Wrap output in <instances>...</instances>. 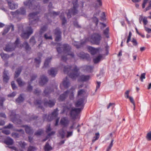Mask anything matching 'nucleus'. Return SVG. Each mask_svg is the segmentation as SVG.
I'll use <instances>...</instances> for the list:
<instances>
[{"mask_svg":"<svg viewBox=\"0 0 151 151\" xmlns=\"http://www.w3.org/2000/svg\"><path fill=\"white\" fill-rule=\"evenodd\" d=\"M84 100V98H83L78 100L76 103V106L77 107H81L80 108H76L73 106L71 103L68 104L64 108V112L67 114H69L73 119H75L76 116L83 108Z\"/></svg>","mask_w":151,"mask_h":151,"instance_id":"nucleus-1","label":"nucleus"},{"mask_svg":"<svg viewBox=\"0 0 151 151\" xmlns=\"http://www.w3.org/2000/svg\"><path fill=\"white\" fill-rule=\"evenodd\" d=\"M79 69L77 66L73 65L64 66L63 72L64 73L67 74L70 78L74 80L76 78L79 74Z\"/></svg>","mask_w":151,"mask_h":151,"instance_id":"nucleus-2","label":"nucleus"},{"mask_svg":"<svg viewBox=\"0 0 151 151\" xmlns=\"http://www.w3.org/2000/svg\"><path fill=\"white\" fill-rule=\"evenodd\" d=\"M58 45L60 46L56 48L57 51L59 54L63 52L67 53L68 55H70L72 57H74V55L73 53H69L71 47L68 44H65L61 45L60 43H58Z\"/></svg>","mask_w":151,"mask_h":151,"instance_id":"nucleus-3","label":"nucleus"},{"mask_svg":"<svg viewBox=\"0 0 151 151\" xmlns=\"http://www.w3.org/2000/svg\"><path fill=\"white\" fill-rule=\"evenodd\" d=\"M77 0H73L72 3L73 7L72 8L69 9L67 13V16L68 18H69L71 17V15H75L77 13V8L78 7Z\"/></svg>","mask_w":151,"mask_h":151,"instance_id":"nucleus-4","label":"nucleus"},{"mask_svg":"<svg viewBox=\"0 0 151 151\" xmlns=\"http://www.w3.org/2000/svg\"><path fill=\"white\" fill-rule=\"evenodd\" d=\"M38 13L39 12H33L29 14V25H35L37 24L39 21V18L37 16V15Z\"/></svg>","mask_w":151,"mask_h":151,"instance_id":"nucleus-5","label":"nucleus"},{"mask_svg":"<svg viewBox=\"0 0 151 151\" xmlns=\"http://www.w3.org/2000/svg\"><path fill=\"white\" fill-rule=\"evenodd\" d=\"M19 39L17 38L14 43H8L6 46L4 50L7 52H10L14 50L16 47H19Z\"/></svg>","mask_w":151,"mask_h":151,"instance_id":"nucleus-6","label":"nucleus"},{"mask_svg":"<svg viewBox=\"0 0 151 151\" xmlns=\"http://www.w3.org/2000/svg\"><path fill=\"white\" fill-rule=\"evenodd\" d=\"M102 37L100 34L97 33H93L91 36V42L93 44L99 45Z\"/></svg>","mask_w":151,"mask_h":151,"instance_id":"nucleus-7","label":"nucleus"},{"mask_svg":"<svg viewBox=\"0 0 151 151\" xmlns=\"http://www.w3.org/2000/svg\"><path fill=\"white\" fill-rule=\"evenodd\" d=\"M10 117L12 121L14 123L19 124H22V121L19 119L20 117L19 115L15 114L14 112H12Z\"/></svg>","mask_w":151,"mask_h":151,"instance_id":"nucleus-8","label":"nucleus"},{"mask_svg":"<svg viewBox=\"0 0 151 151\" xmlns=\"http://www.w3.org/2000/svg\"><path fill=\"white\" fill-rule=\"evenodd\" d=\"M33 29L31 27H28L27 28L26 32H23L21 34V37L23 38L28 39L29 36L32 34Z\"/></svg>","mask_w":151,"mask_h":151,"instance_id":"nucleus-9","label":"nucleus"},{"mask_svg":"<svg viewBox=\"0 0 151 151\" xmlns=\"http://www.w3.org/2000/svg\"><path fill=\"white\" fill-rule=\"evenodd\" d=\"M24 4L25 6H28L30 9H35V6L37 7L38 6H36L37 3L35 0H26V1L24 3Z\"/></svg>","mask_w":151,"mask_h":151,"instance_id":"nucleus-10","label":"nucleus"},{"mask_svg":"<svg viewBox=\"0 0 151 151\" xmlns=\"http://www.w3.org/2000/svg\"><path fill=\"white\" fill-rule=\"evenodd\" d=\"M54 33L55 35V40L56 41H59L61 39V32L59 28H57L54 31Z\"/></svg>","mask_w":151,"mask_h":151,"instance_id":"nucleus-11","label":"nucleus"},{"mask_svg":"<svg viewBox=\"0 0 151 151\" xmlns=\"http://www.w3.org/2000/svg\"><path fill=\"white\" fill-rule=\"evenodd\" d=\"M69 122L70 121L67 117H64L61 119L60 123L63 127H66L68 125Z\"/></svg>","mask_w":151,"mask_h":151,"instance_id":"nucleus-12","label":"nucleus"},{"mask_svg":"<svg viewBox=\"0 0 151 151\" xmlns=\"http://www.w3.org/2000/svg\"><path fill=\"white\" fill-rule=\"evenodd\" d=\"M90 76L89 75H81L78 78V81L82 82H86L89 80Z\"/></svg>","mask_w":151,"mask_h":151,"instance_id":"nucleus-13","label":"nucleus"},{"mask_svg":"<svg viewBox=\"0 0 151 151\" xmlns=\"http://www.w3.org/2000/svg\"><path fill=\"white\" fill-rule=\"evenodd\" d=\"M148 1L149 5L145 9V12H146V11H148L151 9V0H144L143 1L142 5V8L144 9L145 8V6L146 4Z\"/></svg>","mask_w":151,"mask_h":151,"instance_id":"nucleus-14","label":"nucleus"},{"mask_svg":"<svg viewBox=\"0 0 151 151\" xmlns=\"http://www.w3.org/2000/svg\"><path fill=\"white\" fill-rule=\"evenodd\" d=\"M87 42L86 39L84 40V41H82L80 43L78 42H74L73 43V44L77 48H79L81 47H82Z\"/></svg>","mask_w":151,"mask_h":151,"instance_id":"nucleus-15","label":"nucleus"},{"mask_svg":"<svg viewBox=\"0 0 151 151\" xmlns=\"http://www.w3.org/2000/svg\"><path fill=\"white\" fill-rule=\"evenodd\" d=\"M8 4L9 8L11 9H14L18 8V4L15 3L13 1H8Z\"/></svg>","mask_w":151,"mask_h":151,"instance_id":"nucleus-16","label":"nucleus"},{"mask_svg":"<svg viewBox=\"0 0 151 151\" xmlns=\"http://www.w3.org/2000/svg\"><path fill=\"white\" fill-rule=\"evenodd\" d=\"M69 92V91L67 90L61 95L58 99L59 101H63L68 96V93Z\"/></svg>","mask_w":151,"mask_h":151,"instance_id":"nucleus-17","label":"nucleus"},{"mask_svg":"<svg viewBox=\"0 0 151 151\" xmlns=\"http://www.w3.org/2000/svg\"><path fill=\"white\" fill-rule=\"evenodd\" d=\"M55 102V100H49V101L44 100V105L45 106H48L51 107L54 106Z\"/></svg>","mask_w":151,"mask_h":151,"instance_id":"nucleus-18","label":"nucleus"},{"mask_svg":"<svg viewBox=\"0 0 151 151\" xmlns=\"http://www.w3.org/2000/svg\"><path fill=\"white\" fill-rule=\"evenodd\" d=\"M88 49L91 54L94 55L97 53L99 50V48H95L90 46H88Z\"/></svg>","mask_w":151,"mask_h":151,"instance_id":"nucleus-19","label":"nucleus"},{"mask_svg":"<svg viewBox=\"0 0 151 151\" xmlns=\"http://www.w3.org/2000/svg\"><path fill=\"white\" fill-rule=\"evenodd\" d=\"M22 127L25 128V130L26 132L29 134H32L34 132V131L30 127L28 126L27 125H23Z\"/></svg>","mask_w":151,"mask_h":151,"instance_id":"nucleus-20","label":"nucleus"},{"mask_svg":"<svg viewBox=\"0 0 151 151\" xmlns=\"http://www.w3.org/2000/svg\"><path fill=\"white\" fill-rule=\"evenodd\" d=\"M14 14H22L24 15L26 14V11L25 9L23 7H22L20 9L17 10L15 12L13 13Z\"/></svg>","mask_w":151,"mask_h":151,"instance_id":"nucleus-21","label":"nucleus"},{"mask_svg":"<svg viewBox=\"0 0 151 151\" xmlns=\"http://www.w3.org/2000/svg\"><path fill=\"white\" fill-rule=\"evenodd\" d=\"M48 80L47 77L44 75H42L41 77L40 81V84L41 85H43L47 82Z\"/></svg>","mask_w":151,"mask_h":151,"instance_id":"nucleus-22","label":"nucleus"},{"mask_svg":"<svg viewBox=\"0 0 151 151\" xmlns=\"http://www.w3.org/2000/svg\"><path fill=\"white\" fill-rule=\"evenodd\" d=\"M4 143L8 145H12L13 143V139L9 137H8L5 139L4 141Z\"/></svg>","mask_w":151,"mask_h":151,"instance_id":"nucleus-23","label":"nucleus"},{"mask_svg":"<svg viewBox=\"0 0 151 151\" xmlns=\"http://www.w3.org/2000/svg\"><path fill=\"white\" fill-rule=\"evenodd\" d=\"M57 70L56 69L52 68L48 71V73L52 77H55L57 74Z\"/></svg>","mask_w":151,"mask_h":151,"instance_id":"nucleus-24","label":"nucleus"},{"mask_svg":"<svg viewBox=\"0 0 151 151\" xmlns=\"http://www.w3.org/2000/svg\"><path fill=\"white\" fill-rule=\"evenodd\" d=\"M8 70H5L3 73V80L4 82L7 83L8 82L9 77L8 76Z\"/></svg>","mask_w":151,"mask_h":151,"instance_id":"nucleus-25","label":"nucleus"},{"mask_svg":"<svg viewBox=\"0 0 151 151\" xmlns=\"http://www.w3.org/2000/svg\"><path fill=\"white\" fill-rule=\"evenodd\" d=\"M63 84L65 88H67L69 87L70 85V83L69 79L67 77L64 79L63 81Z\"/></svg>","mask_w":151,"mask_h":151,"instance_id":"nucleus-26","label":"nucleus"},{"mask_svg":"<svg viewBox=\"0 0 151 151\" xmlns=\"http://www.w3.org/2000/svg\"><path fill=\"white\" fill-rule=\"evenodd\" d=\"M52 91V90L50 87H47L45 88L44 91L43 95L44 96L47 97L49 94Z\"/></svg>","mask_w":151,"mask_h":151,"instance_id":"nucleus-27","label":"nucleus"},{"mask_svg":"<svg viewBox=\"0 0 151 151\" xmlns=\"http://www.w3.org/2000/svg\"><path fill=\"white\" fill-rule=\"evenodd\" d=\"M78 55L79 57L85 59L89 57V55L87 54H85L83 52H81L78 54Z\"/></svg>","mask_w":151,"mask_h":151,"instance_id":"nucleus-28","label":"nucleus"},{"mask_svg":"<svg viewBox=\"0 0 151 151\" xmlns=\"http://www.w3.org/2000/svg\"><path fill=\"white\" fill-rule=\"evenodd\" d=\"M59 13L60 12H57L54 11L50 12V11H49V12L48 13V14H47L48 15L47 16V15H46L45 17H47L48 16H49V15L50 16H55L59 15Z\"/></svg>","mask_w":151,"mask_h":151,"instance_id":"nucleus-29","label":"nucleus"},{"mask_svg":"<svg viewBox=\"0 0 151 151\" xmlns=\"http://www.w3.org/2000/svg\"><path fill=\"white\" fill-rule=\"evenodd\" d=\"M83 68L84 70L88 72H91L93 70V67L91 66L85 65Z\"/></svg>","mask_w":151,"mask_h":151,"instance_id":"nucleus-30","label":"nucleus"},{"mask_svg":"<svg viewBox=\"0 0 151 151\" xmlns=\"http://www.w3.org/2000/svg\"><path fill=\"white\" fill-rule=\"evenodd\" d=\"M22 70V67H19L18 68H17L16 71L15 72V74L14 75L15 78H17L18 76L19 75L21 71Z\"/></svg>","mask_w":151,"mask_h":151,"instance_id":"nucleus-31","label":"nucleus"},{"mask_svg":"<svg viewBox=\"0 0 151 151\" xmlns=\"http://www.w3.org/2000/svg\"><path fill=\"white\" fill-rule=\"evenodd\" d=\"M75 88L72 87L70 90H68V91H69V92L68 93V94L70 93L69 98L71 100H73V99L74 94L73 91L75 90Z\"/></svg>","mask_w":151,"mask_h":151,"instance_id":"nucleus-32","label":"nucleus"},{"mask_svg":"<svg viewBox=\"0 0 151 151\" xmlns=\"http://www.w3.org/2000/svg\"><path fill=\"white\" fill-rule=\"evenodd\" d=\"M35 63L36 64V67H38L41 62L40 58V57H38L35 58Z\"/></svg>","mask_w":151,"mask_h":151,"instance_id":"nucleus-33","label":"nucleus"},{"mask_svg":"<svg viewBox=\"0 0 151 151\" xmlns=\"http://www.w3.org/2000/svg\"><path fill=\"white\" fill-rule=\"evenodd\" d=\"M23 45L25 47V49L27 51V52L28 53L29 52H28V51H29L31 50V48L30 47L28 43L27 42H24L23 43Z\"/></svg>","mask_w":151,"mask_h":151,"instance_id":"nucleus-34","label":"nucleus"},{"mask_svg":"<svg viewBox=\"0 0 151 151\" xmlns=\"http://www.w3.org/2000/svg\"><path fill=\"white\" fill-rule=\"evenodd\" d=\"M42 103V101L40 100H36L35 102V104L36 105H39V108H40L42 110H44V108L42 106L40 105V104Z\"/></svg>","mask_w":151,"mask_h":151,"instance_id":"nucleus-35","label":"nucleus"},{"mask_svg":"<svg viewBox=\"0 0 151 151\" xmlns=\"http://www.w3.org/2000/svg\"><path fill=\"white\" fill-rule=\"evenodd\" d=\"M58 133L62 139L64 138L65 133L63 129H60L58 131Z\"/></svg>","mask_w":151,"mask_h":151,"instance_id":"nucleus-36","label":"nucleus"},{"mask_svg":"<svg viewBox=\"0 0 151 151\" xmlns=\"http://www.w3.org/2000/svg\"><path fill=\"white\" fill-rule=\"evenodd\" d=\"M22 96V94H20L19 97L16 99V102L17 103H19L23 101L24 99Z\"/></svg>","mask_w":151,"mask_h":151,"instance_id":"nucleus-37","label":"nucleus"},{"mask_svg":"<svg viewBox=\"0 0 151 151\" xmlns=\"http://www.w3.org/2000/svg\"><path fill=\"white\" fill-rule=\"evenodd\" d=\"M102 58V56L101 55H99L96 58L93 59V62L95 63H98L100 61Z\"/></svg>","mask_w":151,"mask_h":151,"instance_id":"nucleus-38","label":"nucleus"},{"mask_svg":"<svg viewBox=\"0 0 151 151\" xmlns=\"http://www.w3.org/2000/svg\"><path fill=\"white\" fill-rule=\"evenodd\" d=\"M51 59L52 58H47L45 60L44 64L45 67H47L48 66L49 63L50 62Z\"/></svg>","mask_w":151,"mask_h":151,"instance_id":"nucleus-39","label":"nucleus"},{"mask_svg":"<svg viewBox=\"0 0 151 151\" xmlns=\"http://www.w3.org/2000/svg\"><path fill=\"white\" fill-rule=\"evenodd\" d=\"M37 150V148L36 147L30 146L28 147L27 151H36Z\"/></svg>","mask_w":151,"mask_h":151,"instance_id":"nucleus-40","label":"nucleus"},{"mask_svg":"<svg viewBox=\"0 0 151 151\" xmlns=\"http://www.w3.org/2000/svg\"><path fill=\"white\" fill-rule=\"evenodd\" d=\"M52 147L47 143H46L44 147L45 150L46 151H48L52 150Z\"/></svg>","mask_w":151,"mask_h":151,"instance_id":"nucleus-41","label":"nucleus"},{"mask_svg":"<svg viewBox=\"0 0 151 151\" xmlns=\"http://www.w3.org/2000/svg\"><path fill=\"white\" fill-rule=\"evenodd\" d=\"M17 81L19 85L20 86H23L25 84V83L23 82L21 79L20 78H17Z\"/></svg>","mask_w":151,"mask_h":151,"instance_id":"nucleus-42","label":"nucleus"},{"mask_svg":"<svg viewBox=\"0 0 151 151\" xmlns=\"http://www.w3.org/2000/svg\"><path fill=\"white\" fill-rule=\"evenodd\" d=\"M0 55L1 58L4 60H6L9 57V55L7 54L2 53Z\"/></svg>","mask_w":151,"mask_h":151,"instance_id":"nucleus-43","label":"nucleus"},{"mask_svg":"<svg viewBox=\"0 0 151 151\" xmlns=\"http://www.w3.org/2000/svg\"><path fill=\"white\" fill-rule=\"evenodd\" d=\"M30 43L31 45L33 46L36 43V42L35 39V37L33 36H32L30 39Z\"/></svg>","mask_w":151,"mask_h":151,"instance_id":"nucleus-44","label":"nucleus"},{"mask_svg":"<svg viewBox=\"0 0 151 151\" xmlns=\"http://www.w3.org/2000/svg\"><path fill=\"white\" fill-rule=\"evenodd\" d=\"M131 42L132 43V45L134 46H137L138 43L137 42V40L134 38H132Z\"/></svg>","mask_w":151,"mask_h":151,"instance_id":"nucleus-45","label":"nucleus"},{"mask_svg":"<svg viewBox=\"0 0 151 151\" xmlns=\"http://www.w3.org/2000/svg\"><path fill=\"white\" fill-rule=\"evenodd\" d=\"M86 93L85 90L83 89H81L78 92V96L84 95Z\"/></svg>","mask_w":151,"mask_h":151,"instance_id":"nucleus-46","label":"nucleus"},{"mask_svg":"<svg viewBox=\"0 0 151 151\" xmlns=\"http://www.w3.org/2000/svg\"><path fill=\"white\" fill-rule=\"evenodd\" d=\"M43 133V131L41 129H40L35 133V134L36 136H39L41 135Z\"/></svg>","mask_w":151,"mask_h":151,"instance_id":"nucleus-47","label":"nucleus"},{"mask_svg":"<svg viewBox=\"0 0 151 151\" xmlns=\"http://www.w3.org/2000/svg\"><path fill=\"white\" fill-rule=\"evenodd\" d=\"M146 138L148 141L151 140V131L149 132L147 134Z\"/></svg>","mask_w":151,"mask_h":151,"instance_id":"nucleus-48","label":"nucleus"},{"mask_svg":"<svg viewBox=\"0 0 151 151\" xmlns=\"http://www.w3.org/2000/svg\"><path fill=\"white\" fill-rule=\"evenodd\" d=\"M95 136L93 138V139L92 140V142H95L96 140H97L99 137V133H96L95 134Z\"/></svg>","mask_w":151,"mask_h":151,"instance_id":"nucleus-49","label":"nucleus"},{"mask_svg":"<svg viewBox=\"0 0 151 151\" xmlns=\"http://www.w3.org/2000/svg\"><path fill=\"white\" fill-rule=\"evenodd\" d=\"M109 32V29L108 28H106L105 30L104 31V34L106 36V37H108V34Z\"/></svg>","mask_w":151,"mask_h":151,"instance_id":"nucleus-50","label":"nucleus"},{"mask_svg":"<svg viewBox=\"0 0 151 151\" xmlns=\"http://www.w3.org/2000/svg\"><path fill=\"white\" fill-rule=\"evenodd\" d=\"M132 36V33L131 31L129 32V35L128 37L127 40V43H128L131 40V37Z\"/></svg>","mask_w":151,"mask_h":151,"instance_id":"nucleus-51","label":"nucleus"},{"mask_svg":"<svg viewBox=\"0 0 151 151\" xmlns=\"http://www.w3.org/2000/svg\"><path fill=\"white\" fill-rule=\"evenodd\" d=\"M5 98L3 97L0 96V106H2L3 105V103L5 100Z\"/></svg>","mask_w":151,"mask_h":151,"instance_id":"nucleus-52","label":"nucleus"},{"mask_svg":"<svg viewBox=\"0 0 151 151\" xmlns=\"http://www.w3.org/2000/svg\"><path fill=\"white\" fill-rule=\"evenodd\" d=\"M113 141H114V140L112 139L110 145H109V146H108V147L107 148L106 151H110V150H111V148L113 145Z\"/></svg>","mask_w":151,"mask_h":151,"instance_id":"nucleus-53","label":"nucleus"},{"mask_svg":"<svg viewBox=\"0 0 151 151\" xmlns=\"http://www.w3.org/2000/svg\"><path fill=\"white\" fill-rule=\"evenodd\" d=\"M58 115V113L56 109H55L54 111L52 113V117H55L57 116Z\"/></svg>","mask_w":151,"mask_h":151,"instance_id":"nucleus-54","label":"nucleus"},{"mask_svg":"<svg viewBox=\"0 0 151 151\" xmlns=\"http://www.w3.org/2000/svg\"><path fill=\"white\" fill-rule=\"evenodd\" d=\"M142 22L144 25H146L148 22V21L147 20V17H144L143 19Z\"/></svg>","mask_w":151,"mask_h":151,"instance_id":"nucleus-55","label":"nucleus"},{"mask_svg":"<svg viewBox=\"0 0 151 151\" xmlns=\"http://www.w3.org/2000/svg\"><path fill=\"white\" fill-rule=\"evenodd\" d=\"M130 90H128L126 91L124 93V96L126 99L128 98L130 96H129V94L130 92Z\"/></svg>","mask_w":151,"mask_h":151,"instance_id":"nucleus-56","label":"nucleus"},{"mask_svg":"<svg viewBox=\"0 0 151 151\" xmlns=\"http://www.w3.org/2000/svg\"><path fill=\"white\" fill-rule=\"evenodd\" d=\"M60 18L62 20V24H65L66 22V20L64 17L60 16Z\"/></svg>","mask_w":151,"mask_h":151,"instance_id":"nucleus-57","label":"nucleus"},{"mask_svg":"<svg viewBox=\"0 0 151 151\" xmlns=\"http://www.w3.org/2000/svg\"><path fill=\"white\" fill-rule=\"evenodd\" d=\"M10 29V27H9L8 26H7V27L4 29L3 34L5 35L8 32Z\"/></svg>","mask_w":151,"mask_h":151,"instance_id":"nucleus-58","label":"nucleus"},{"mask_svg":"<svg viewBox=\"0 0 151 151\" xmlns=\"http://www.w3.org/2000/svg\"><path fill=\"white\" fill-rule=\"evenodd\" d=\"M29 85L28 86L27 90L28 91L31 92L32 89V86L30 85V83H29Z\"/></svg>","mask_w":151,"mask_h":151,"instance_id":"nucleus-59","label":"nucleus"},{"mask_svg":"<svg viewBox=\"0 0 151 151\" xmlns=\"http://www.w3.org/2000/svg\"><path fill=\"white\" fill-rule=\"evenodd\" d=\"M93 21L95 23L96 26H97L98 23V22H99L98 19L97 18H96V17H94L93 18Z\"/></svg>","mask_w":151,"mask_h":151,"instance_id":"nucleus-60","label":"nucleus"},{"mask_svg":"<svg viewBox=\"0 0 151 151\" xmlns=\"http://www.w3.org/2000/svg\"><path fill=\"white\" fill-rule=\"evenodd\" d=\"M2 133H4L6 134V135L9 134L10 133V131L8 130H6V129L3 130L2 131Z\"/></svg>","mask_w":151,"mask_h":151,"instance_id":"nucleus-61","label":"nucleus"},{"mask_svg":"<svg viewBox=\"0 0 151 151\" xmlns=\"http://www.w3.org/2000/svg\"><path fill=\"white\" fill-rule=\"evenodd\" d=\"M40 92L41 91L37 88L35 89L34 91V93L37 95H39Z\"/></svg>","mask_w":151,"mask_h":151,"instance_id":"nucleus-62","label":"nucleus"},{"mask_svg":"<svg viewBox=\"0 0 151 151\" xmlns=\"http://www.w3.org/2000/svg\"><path fill=\"white\" fill-rule=\"evenodd\" d=\"M145 73H143L141 74L140 79L142 82L143 81V79L145 78Z\"/></svg>","mask_w":151,"mask_h":151,"instance_id":"nucleus-63","label":"nucleus"},{"mask_svg":"<svg viewBox=\"0 0 151 151\" xmlns=\"http://www.w3.org/2000/svg\"><path fill=\"white\" fill-rule=\"evenodd\" d=\"M12 135L13 137H18L19 136V134L16 132L12 133Z\"/></svg>","mask_w":151,"mask_h":151,"instance_id":"nucleus-64","label":"nucleus"}]
</instances>
